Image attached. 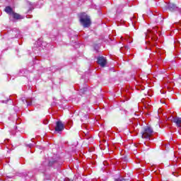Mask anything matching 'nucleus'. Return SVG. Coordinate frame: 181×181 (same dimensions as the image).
Instances as JSON below:
<instances>
[{"mask_svg":"<svg viewBox=\"0 0 181 181\" xmlns=\"http://www.w3.org/2000/svg\"><path fill=\"white\" fill-rule=\"evenodd\" d=\"M64 129V124H62L61 121H58L56 123V127H55V131L57 132H60Z\"/></svg>","mask_w":181,"mask_h":181,"instance_id":"obj_3","label":"nucleus"},{"mask_svg":"<svg viewBox=\"0 0 181 181\" xmlns=\"http://www.w3.org/2000/svg\"><path fill=\"white\" fill-rule=\"evenodd\" d=\"M79 115H81V118H83L82 121H87V119H88V117L87 116V115L83 116V114H81V112L79 113Z\"/></svg>","mask_w":181,"mask_h":181,"instance_id":"obj_10","label":"nucleus"},{"mask_svg":"<svg viewBox=\"0 0 181 181\" xmlns=\"http://www.w3.org/2000/svg\"><path fill=\"white\" fill-rule=\"evenodd\" d=\"M162 21V16H159L158 18H157V20L156 21V22H160Z\"/></svg>","mask_w":181,"mask_h":181,"instance_id":"obj_11","label":"nucleus"},{"mask_svg":"<svg viewBox=\"0 0 181 181\" xmlns=\"http://www.w3.org/2000/svg\"><path fill=\"white\" fill-rule=\"evenodd\" d=\"M148 32L150 33H152L153 35H156L157 32H155V31H151V30H148Z\"/></svg>","mask_w":181,"mask_h":181,"instance_id":"obj_12","label":"nucleus"},{"mask_svg":"<svg viewBox=\"0 0 181 181\" xmlns=\"http://www.w3.org/2000/svg\"><path fill=\"white\" fill-rule=\"evenodd\" d=\"M88 93V88H87V85H85V86L80 89V94L84 95L87 94Z\"/></svg>","mask_w":181,"mask_h":181,"instance_id":"obj_7","label":"nucleus"},{"mask_svg":"<svg viewBox=\"0 0 181 181\" xmlns=\"http://www.w3.org/2000/svg\"><path fill=\"white\" fill-rule=\"evenodd\" d=\"M168 9H169V11L171 12H173V11H176V9H177V6H176V4L173 3H170L168 5Z\"/></svg>","mask_w":181,"mask_h":181,"instance_id":"obj_6","label":"nucleus"},{"mask_svg":"<svg viewBox=\"0 0 181 181\" xmlns=\"http://www.w3.org/2000/svg\"><path fill=\"white\" fill-rule=\"evenodd\" d=\"M172 122L176 124L177 127H181V118L180 117H172Z\"/></svg>","mask_w":181,"mask_h":181,"instance_id":"obj_5","label":"nucleus"},{"mask_svg":"<svg viewBox=\"0 0 181 181\" xmlns=\"http://www.w3.org/2000/svg\"><path fill=\"white\" fill-rule=\"evenodd\" d=\"M98 64H99L101 67H105L107 59L104 57H99L98 58Z\"/></svg>","mask_w":181,"mask_h":181,"instance_id":"obj_4","label":"nucleus"},{"mask_svg":"<svg viewBox=\"0 0 181 181\" xmlns=\"http://www.w3.org/2000/svg\"><path fill=\"white\" fill-rule=\"evenodd\" d=\"M141 134L143 139H148L149 141L152 134H153V129L149 126H146L142 128Z\"/></svg>","mask_w":181,"mask_h":181,"instance_id":"obj_2","label":"nucleus"},{"mask_svg":"<svg viewBox=\"0 0 181 181\" xmlns=\"http://www.w3.org/2000/svg\"><path fill=\"white\" fill-rule=\"evenodd\" d=\"M78 16L79 22L83 28H88L91 25V19H90V16L86 13H80Z\"/></svg>","mask_w":181,"mask_h":181,"instance_id":"obj_1","label":"nucleus"},{"mask_svg":"<svg viewBox=\"0 0 181 181\" xmlns=\"http://www.w3.org/2000/svg\"><path fill=\"white\" fill-rule=\"evenodd\" d=\"M13 19H22V17H21V15L18 13L13 12L12 13Z\"/></svg>","mask_w":181,"mask_h":181,"instance_id":"obj_9","label":"nucleus"},{"mask_svg":"<svg viewBox=\"0 0 181 181\" xmlns=\"http://www.w3.org/2000/svg\"><path fill=\"white\" fill-rule=\"evenodd\" d=\"M5 12L8 13V15H12L13 13V9H12L11 6H8L5 8Z\"/></svg>","mask_w":181,"mask_h":181,"instance_id":"obj_8","label":"nucleus"}]
</instances>
